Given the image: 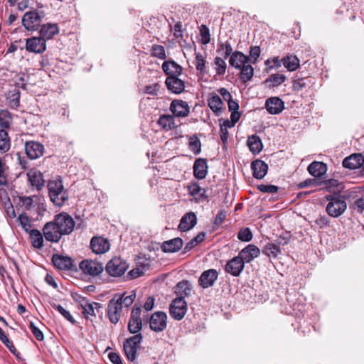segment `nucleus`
<instances>
[{
    "label": "nucleus",
    "instance_id": "nucleus-23",
    "mask_svg": "<svg viewBox=\"0 0 364 364\" xmlns=\"http://www.w3.org/2000/svg\"><path fill=\"white\" fill-rule=\"evenodd\" d=\"M161 68L167 77H179L183 72L182 67L174 60L164 61Z\"/></svg>",
    "mask_w": 364,
    "mask_h": 364
},
{
    "label": "nucleus",
    "instance_id": "nucleus-20",
    "mask_svg": "<svg viewBox=\"0 0 364 364\" xmlns=\"http://www.w3.org/2000/svg\"><path fill=\"white\" fill-rule=\"evenodd\" d=\"M265 108L271 114H278L284 109V102L279 97H271L266 100Z\"/></svg>",
    "mask_w": 364,
    "mask_h": 364
},
{
    "label": "nucleus",
    "instance_id": "nucleus-42",
    "mask_svg": "<svg viewBox=\"0 0 364 364\" xmlns=\"http://www.w3.org/2000/svg\"><path fill=\"white\" fill-rule=\"evenodd\" d=\"M11 147V141L6 130L0 129V154L7 152Z\"/></svg>",
    "mask_w": 364,
    "mask_h": 364
},
{
    "label": "nucleus",
    "instance_id": "nucleus-17",
    "mask_svg": "<svg viewBox=\"0 0 364 364\" xmlns=\"http://www.w3.org/2000/svg\"><path fill=\"white\" fill-rule=\"evenodd\" d=\"M218 278V272L215 269H210L203 272L198 279V284L203 289L211 287Z\"/></svg>",
    "mask_w": 364,
    "mask_h": 364
},
{
    "label": "nucleus",
    "instance_id": "nucleus-49",
    "mask_svg": "<svg viewBox=\"0 0 364 364\" xmlns=\"http://www.w3.org/2000/svg\"><path fill=\"white\" fill-rule=\"evenodd\" d=\"M176 291L186 296H189L191 294V284L187 280H183L176 285Z\"/></svg>",
    "mask_w": 364,
    "mask_h": 364
},
{
    "label": "nucleus",
    "instance_id": "nucleus-59",
    "mask_svg": "<svg viewBox=\"0 0 364 364\" xmlns=\"http://www.w3.org/2000/svg\"><path fill=\"white\" fill-rule=\"evenodd\" d=\"M282 63V61L279 60V57L267 59L264 63L265 65L269 66V69H278L281 67Z\"/></svg>",
    "mask_w": 364,
    "mask_h": 364
},
{
    "label": "nucleus",
    "instance_id": "nucleus-18",
    "mask_svg": "<svg viewBox=\"0 0 364 364\" xmlns=\"http://www.w3.org/2000/svg\"><path fill=\"white\" fill-rule=\"evenodd\" d=\"M188 193L194 198L196 203H201L206 200L208 198L207 190L201 188L198 183L192 182L187 186Z\"/></svg>",
    "mask_w": 364,
    "mask_h": 364
},
{
    "label": "nucleus",
    "instance_id": "nucleus-46",
    "mask_svg": "<svg viewBox=\"0 0 364 364\" xmlns=\"http://www.w3.org/2000/svg\"><path fill=\"white\" fill-rule=\"evenodd\" d=\"M13 119L11 114L6 109L0 111V127L1 129H9L12 123Z\"/></svg>",
    "mask_w": 364,
    "mask_h": 364
},
{
    "label": "nucleus",
    "instance_id": "nucleus-25",
    "mask_svg": "<svg viewBox=\"0 0 364 364\" xmlns=\"http://www.w3.org/2000/svg\"><path fill=\"white\" fill-rule=\"evenodd\" d=\"M52 262L54 266L60 270H70L74 266L70 257L59 255H53Z\"/></svg>",
    "mask_w": 364,
    "mask_h": 364
},
{
    "label": "nucleus",
    "instance_id": "nucleus-10",
    "mask_svg": "<svg viewBox=\"0 0 364 364\" xmlns=\"http://www.w3.org/2000/svg\"><path fill=\"white\" fill-rule=\"evenodd\" d=\"M79 267L84 274L96 277L100 275L104 270V266L102 262L97 260L84 259Z\"/></svg>",
    "mask_w": 364,
    "mask_h": 364
},
{
    "label": "nucleus",
    "instance_id": "nucleus-24",
    "mask_svg": "<svg viewBox=\"0 0 364 364\" xmlns=\"http://www.w3.org/2000/svg\"><path fill=\"white\" fill-rule=\"evenodd\" d=\"M183 245V240L180 237H176L164 241L161 245V249L164 252L173 253L181 250Z\"/></svg>",
    "mask_w": 364,
    "mask_h": 364
},
{
    "label": "nucleus",
    "instance_id": "nucleus-3",
    "mask_svg": "<svg viewBox=\"0 0 364 364\" xmlns=\"http://www.w3.org/2000/svg\"><path fill=\"white\" fill-rule=\"evenodd\" d=\"M128 268L129 264L126 260L121 257H115L107 262L105 270L109 276L119 277L123 275Z\"/></svg>",
    "mask_w": 364,
    "mask_h": 364
},
{
    "label": "nucleus",
    "instance_id": "nucleus-32",
    "mask_svg": "<svg viewBox=\"0 0 364 364\" xmlns=\"http://www.w3.org/2000/svg\"><path fill=\"white\" fill-rule=\"evenodd\" d=\"M157 124L164 131H170L176 127L174 117L171 114L161 115L157 121Z\"/></svg>",
    "mask_w": 364,
    "mask_h": 364
},
{
    "label": "nucleus",
    "instance_id": "nucleus-2",
    "mask_svg": "<svg viewBox=\"0 0 364 364\" xmlns=\"http://www.w3.org/2000/svg\"><path fill=\"white\" fill-rule=\"evenodd\" d=\"M326 199L328 201L326 211L328 215L338 218L341 215L347 208L346 201L340 196L327 195Z\"/></svg>",
    "mask_w": 364,
    "mask_h": 364
},
{
    "label": "nucleus",
    "instance_id": "nucleus-64",
    "mask_svg": "<svg viewBox=\"0 0 364 364\" xmlns=\"http://www.w3.org/2000/svg\"><path fill=\"white\" fill-rule=\"evenodd\" d=\"M160 90V85L154 83L151 85H147L144 87V92L151 95H157Z\"/></svg>",
    "mask_w": 364,
    "mask_h": 364
},
{
    "label": "nucleus",
    "instance_id": "nucleus-62",
    "mask_svg": "<svg viewBox=\"0 0 364 364\" xmlns=\"http://www.w3.org/2000/svg\"><path fill=\"white\" fill-rule=\"evenodd\" d=\"M6 166L0 159V186L7 185V177L6 173Z\"/></svg>",
    "mask_w": 364,
    "mask_h": 364
},
{
    "label": "nucleus",
    "instance_id": "nucleus-51",
    "mask_svg": "<svg viewBox=\"0 0 364 364\" xmlns=\"http://www.w3.org/2000/svg\"><path fill=\"white\" fill-rule=\"evenodd\" d=\"M18 220L19 221L20 225H21L22 228L26 232H30V231L32 230L31 220L26 214H25V213L20 214L18 217Z\"/></svg>",
    "mask_w": 364,
    "mask_h": 364
},
{
    "label": "nucleus",
    "instance_id": "nucleus-38",
    "mask_svg": "<svg viewBox=\"0 0 364 364\" xmlns=\"http://www.w3.org/2000/svg\"><path fill=\"white\" fill-rule=\"evenodd\" d=\"M282 64L289 71H295L299 68L300 60L294 55H287L282 59Z\"/></svg>",
    "mask_w": 364,
    "mask_h": 364
},
{
    "label": "nucleus",
    "instance_id": "nucleus-63",
    "mask_svg": "<svg viewBox=\"0 0 364 364\" xmlns=\"http://www.w3.org/2000/svg\"><path fill=\"white\" fill-rule=\"evenodd\" d=\"M29 328H30L32 333L33 334V336L36 337V338L38 341H41L44 339V336H43V332L37 326H35L33 322H32V321L30 322Z\"/></svg>",
    "mask_w": 364,
    "mask_h": 364
},
{
    "label": "nucleus",
    "instance_id": "nucleus-13",
    "mask_svg": "<svg viewBox=\"0 0 364 364\" xmlns=\"http://www.w3.org/2000/svg\"><path fill=\"white\" fill-rule=\"evenodd\" d=\"M170 111L175 117H186L190 113L188 104L181 100H173L170 105Z\"/></svg>",
    "mask_w": 364,
    "mask_h": 364
},
{
    "label": "nucleus",
    "instance_id": "nucleus-8",
    "mask_svg": "<svg viewBox=\"0 0 364 364\" xmlns=\"http://www.w3.org/2000/svg\"><path fill=\"white\" fill-rule=\"evenodd\" d=\"M187 303L182 296L174 299L169 306L170 316L175 320L180 321L186 315Z\"/></svg>",
    "mask_w": 364,
    "mask_h": 364
},
{
    "label": "nucleus",
    "instance_id": "nucleus-48",
    "mask_svg": "<svg viewBox=\"0 0 364 364\" xmlns=\"http://www.w3.org/2000/svg\"><path fill=\"white\" fill-rule=\"evenodd\" d=\"M196 68L198 72L200 73V74H203L205 72L206 68V60L205 56L203 55L201 53H196Z\"/></svg>",
    "mask_w": 364,
    "mask_h": 364
},
{
    "label": "nucleus",
    "instance_id": "nucleus-53",
    "mask_svg": "<svg viewBox=\"0 0 364 364\" xmlns=\"http://www.w3.org/2000/svg\"><path fill=\"white\" fill-rule=\"evenodd\" d=\"M0 340L5 344V346L9 349V350L14 355L17 352L13 343L6 337L4 331L0 327Z\"/></svg>",
    "mask_w": 364,
    "mask_h": 364
},
{
    "label": "nucleus",
    "instance_id": "nucleus-39",
    "mask_svg": "<svg viewBox=\"0 0 364 364\" xmlns=\"http://www.w3.org/2000/svg\"><path fill=\"white\" fill-rule=\"evenodd\" d=\"M250 150L254 154H259L262 149L261 139L256 134L250 136L247 141Z\"/></svg>",
    "mask_w": 364,
    "mask_h": 364
},
{
    "label": "nucleus",
    "instance_id": "nucleus-11",
    "mask_svg": "<svg viewBox=\"0 0 364 364\" xmlns=\"http://www.w3.org/2000/svg\"><path fill=\"white\" fill-rule=\"evenodd\" d=\"M41 21L42 17L36 11L26 12L22 18V24L28 31H36Z\"/></svg>",
    "mask_w": 364,
    "mask_h": 364
},
{
    "label": "nucleus",
    "instance_id": "nucleus-57",
    "mask_svg": "<svg viewBox=\"0 0 364 364\" xmlns=\"http://www.w3.org/2000/svg\"><path fill=\"white\" fill-rule=\"evenodd\" d=\"M261 53V49L259 46H252L250 50L249 62L255 64L256 63L258 58Z\"/></svg>",
    "mask_w": 364,
    "mask_h": 364
},
{
    "label": "nucleus",
    "instance_id": "nucleus-19",
    "mask_svg": "<svg viewBox=\"0 0 364 364\" xmlns=\"http://www.w3.org/2000/svg\"><path fill=\"white\" fill-rule=\"evenodd\" d=\"M25 151L28 158L36 159L43 155L44 146L38 141H29L25 144Z\"/></svg>",
    "mask_w": 364,
    "mask_h": 364
},
{
    "label": "nucleus",
    "instance_id": "nucleus-31",
    "mask_svg": "<svg viewBox=\"0 0 364 364\" xmlns=\"http://www.w3.org/2000/svg\"><path fill=\"white\" fill-rule=\"evenodd\" d=\"M249 62L248 56L243 54L242 52L235 51L232 53L230 57L229 63L231 66L236 69H240L242 66Z\"/></svg>",
    "mask_w": 364,
    "mask_h": 364
},
{
    "label": "nucleus",
    "instance_id": "nucleus-21",
    "mask_svg": "<svg viewBox=\"0 0 364 364\" xmlns=\"http://www.w3.org/2000/svg\"><path fill=\"white\" fill-rule=\"evenodd\" d=\"M260 250L255 245H248L238 254V256L244 260V263H249L259 255Z\"/></svg>",
    "mask_w": 364,
    "mask_h": 364
},
{
    "label": "nucleus",
    "instance_id": "nucleus-54",
    "mask_svg": "<svg viewBox=\"0 0 364 364\" xmlns=\"http://www.w3.org/2000/svg\"><path fill=\"white\" fill-rule=\"evenodd\" d=\"M200 35L201 37V43L207 45L210 42V34L209 28L205 25H202L200 28Z\"/></svg>",
    "mask_w": 364,
    "mask_h": 364
},
{
    "label": "nucleus",
    "instance_id": "nucleus-36",
    "mask_svg": "<svg viewBox=\"0 0 364 364\" xmlns=\"http://www.w3.org/2000/svg\"><path fill=\"white\" fill-rule=\"evenodd\" d=\"M27 176L32 186H36L38 188H41L43 186L44 180L41 171L36 169H31L28 172Z\"/></svg>",
    "mask_w": 364,
    "mask_h": 364
},
{
    "label": "nucleus",
    "instance_id": "nucleus-15",
    "mask_svg": "<svg viewBox=\"0 0 364 364\" xmlns=\"http://www.w3.org/2000/svg\"><path fill=\"white\" fill-rule=\"evenodd\" d=\"M90 248L97 255L104 254L109 251L110 243L107 238L95 236L91 239Z\"/></svg>",
    "mask_w": 364,
    "mask_h": 364
},
{
    "label": "nucleus",
    "instance_id": "nucleus-27",
    "mask_svg": "<svg viewBox=\"0 0 364 364\" xmlns=\"http://www.w3.org/2000/svg\"><path fill=\"white\" fill-rule=\"evenodd\" d=\"M208 105L215 116H220L225 109V105L221 98L216 94H210L208 100Z\"/></svg>",
    "mask_w": 364,
    "mask_h": 364
},
{
    "label": "nucleus",
    "instance_id": "nucleus-55",
    "mask_svg": "<svg viewBox=\"0 0 364 364\" xmlns=\"http://www.w3.org/2000/svg\"><path fill=\"white\" fill-rule=\"evenodd\" d=\"M218 51H223V56L226 59L232 55V48L230 42L226 41L223 43H220L218 46Z\"/></svg>",
    "mask_w": 364,
    "mask_h": 364
},
{
    "label": "nucleus",
    "instance_id": "nucleus-56",
    "mask_svg": "<svg viewBox=\"0 0 364 364\" xmlns=\"http://www.w3.org/2000/svg\"><path fill=\"white\" fill-rule=\"evenodd\" d=\"M237 237L241 241L249 242L252 238V234L249 228H245L239 231Z\"/></svg>",
    "mask_w": 364,
    "mask_h": 364
},
{
    "label": "nucleus",
    "instance_id": "nucleus-47",
    "mask_svg": "<svg viewBox=\"0 0 364 364\" xmlns=\"http://www.w3.org/2000/svg\"><path fill=\"white\" fill-rule=\"evenodd\" d=\"M150 55L151 56L156 58L160 60H165L166 58L165 48L161 45L154 44L151 46Z\"/></svg>",
    "mask_w": 364,
    "mask_h": 364
},
{
    "label": "nucleus",
    "instance_id": "nucleus-6",
    "mask_svg": "<svg viewBox=\"0 0 364 364\" xmlns=\"http://www.w3.org/2000/svg\"><path fill=\"white\" fill-rule=\"evenodd\" d=\"M168 316L161 311L153 313L149 318L150 329L155 333L163 332L167 327Z\"/></svg>",
    "mask_w": 364,
    "mask_h": 364
},
{
    "label": "nucleus",
    "instance_id": "nucleus-29",
    "mask_svg": "<svg viewBox=\"0 0 364 364\" xmlns=\"http://www.w3.org/2000/svg\"><path fill=\"white\" fill-rule=\"evenodd\" d=\"M193 175L199 179H204L208 173V164L205 159H197L193 164Z\"/></svg>",
    "mask_w": 364,
    "mask_h": 364
},
{
    "label": "nucleus",
    "instance_id": "nucleus-14",
    "mask_svg": "<svg viewBox=\"0 0 364 364\" xmlns=\"http://www.w3.org/2000/svg\"><path fill=\"white\" fill-rule=\"evenodd\" d=\"M244 260L237 255L227 262L225 270L233 277H238L244 269Z\"/></svg>",
    "mask_w": 364,
    "mask_h": 364
},
{
    "label": "nucleus",
    "instance_id": "nucleus-52",
    "mask_svg": "<svg viewBox=\"0 0 364 364\" xmlns=\"http://www.w3.org/2000/svg\"><path fill=\"white\" fill-rule=\"evenodd\" d=\"M189 148L195 154H198L201 151L200 139L196 136L191 137L189 141Z\"/></svg>",
    "mask_w": 364,
    "mask_h": 364
},
{
    "label": "nucleus",
    "instance_id": "nucleus-26",
    "mask_svg": "<svg viewBox=\"0 0 364 364\" xmlns=\"http://www.w3.org/2000/svg\"><path fill=\"white\" fill-rule=\"evenodd\" d=\"M196 214L193 212H189L182 217L178 228L181 232L188 231L196 225Z\"/></svg>",
    "mask_w": 364,
    "mask_h": 364
},
{
    "label": "nucleus",
    "instance_id": "nucleus-22",
    "mask_svg": "<svg viewBox=\"0 0 364 364\" xmlns=\"http://www.w3.org/2000/svg\"><path fill=\"white\" fill-rule=\"evenodd\" d=\"M167 89L174 93L181 94L184 91L185 82L178 77H167L165 80Z\"/></svg>",
    "mask_w": 364,
    "mask_h": 364
},
{
    "label": "nucleus",
    "instance_id": "nucleus-37",
    "mask_svg": "<svg viewBox=\"0 0 364 364\" xmlns=\"http://www.w3.org/2000/svg\"><path fill=\"white\" fill-rule=\"evenodd\" d=\"M58 33V28L56 24H44L40 29V35L42 38L50 39Z\"/></svg>",
    "mask_w": 364,
    "mask_h": 364
},
{
    "label": "nucleus",
    "instance_id": "nucleus-41",
    "mask_svg": "<svg viewBox=\"0 0 364 364\" xmlns=\"http://www.w3.org/2000/svg\"><path fill=\"white\" fill-rule=\"evenodd\" d=\"M279 245H275L274 243H268L265 245L264 249L262 250V252L269 257L276 258L277 255L281 252L279 245L281 244H287V241H284V243L282 242H278Z\"/></svg>",
    "mask_w": 364,
    "mask_h": 364
},
{
    "label": "nucleus",
    "instance_id": "nucleus-1",
    "mask_svg": "<svg viewBox=\"0 0 364 364\" xmlns=\"http://www.w3.org/2000/svg\"><path fill=\"white\" fill-rule=\"evenodd\" d=\"M48 189L51 201L57 206H63L69 198L68 191L60 179L50 181Z\"/></svg>",
    "mask_w": 364,
    "mask_h": 364
},
{
    "label": "nucleus",
    "instance_id": "nucleus-12",
    "mask_svg": "<svg viewBox=\"0 0 364 364\" xmlns=\"http://www.w3.org/2000/svg\"><path fill=\"white\" fill-rule=\"evenodd\" d=\"M43 234L46 240L58 242L63 236L58 228L54 220L46 223L43 228Z\"/></svg>",
    "mask_w": 364,
    "mask_h": 364
},
{
    "label": "nucleus",
    "instance_id": "nucleus-16",
    "mask_svg": "<svg viewBox=\"0 0 364 364\" xmlns=\"http://www.w3.org/2000/svg\"><path fill=\"white\" fill-rule=\"evenodd\" d=\"M26 49L31 53H42L46 49V40L41 36L28 38L26 43Z\"/></svg>",
    "mask_w": 364,
    "mask_h": 364
},
{
    "label": "nucleus",
    "instance_id": "nucleus-40",
    "mask_svg": "<svg viewBox=\"0 0 364 364\" xmlns=\"http://www.w3.org/2000/svg\"><path fill=\"white\" fill-rule=\"evenodd\" d=\"M29 237L31 245L36 249H41L43 246V235L38 230L33 229L30 231Z\"/></svg>",
    "mask_w": 364,
    "mask_h": 364
},
{
    "label": "nucleus",
    "instance_id": "nucleus-61",
    "mask_svg": "<svg viewBox=\"0 0 364 364\" xmlns=\"http://www.w3.org/2000/svg\"><path fill=\"white\" fill-rule=\"evenodd\" d=\"M257 189L263 193H275L279 188L274 185L261 184L257 186Z\"/></svg>",
    "mask_w": 364,
    "mask_h": 364
},
{
    "label": "nucleus",
    "instance_id": "nucleus-45",
    "mask_svg": "<svg viewBox=\"0 0 364 364\" xmlns=\"http://www.w3.org/2000/svg\"><path fill=\"white\" fill-rule=\"evenodd\" d=\"M241 70L240 79L243 82H247L252 80L254 75V69L252 65L245 64L240 69Z\"/></svg>",
    "mask_w": 364,
    "mask_h": 364
},
{
    "label": "nucleus",
    "instance_id": "nucleus-5",
    "mask_svg": "<svg viewBox=\"0 0 364 364\" xmlns=\"http://www.w3.org/2000/svg\"><path fill=\"white\" fill-rule=\"evenodd\" d=\"M143 336L141 333L136 334L126 339L124 342V353L129 361H134L136 359L137 349L141 343Z\"/></svg>",
    "mask_w": 364,
    "mask_h": 364
},
{
    "label": "nucleus",
    "instance_id": "nucleus-58",
    "mask_svg": "<svg viewBox=\"0 0 364 364\" xmlns=\"http://www.w3.org/2000/svg\"><path fill=\"white\" fill-rule=\"evenodd\" d=\"M53 308L56 309L65 318H66L72 323H74L75 322V319L73 318L70 313L65 309H64L61 305L55 304L53 306Z\"/></svg>",
    "mask_w": 364,
    "mask_h": 364
},
{
    "label": "nucleus",
    "instance_id": "nucleus-44",
    "mask_svg": "<svg viewBox=\"0 0 364 364\" xmlns=\"http://www.w3.org/2000/svg\"><path fill=\"white\" fill-rule=\"evenodd\" d=\"M114 297H117V299H121L120 303L122 305L123 308H129L134 302L136 298V293L132 291L129 295L126 296V294H116L114 295Z\"/></svg>",
    "mask_w": 364,
    "mask_h": 364
},
{
    "label": "nucleus",
    "instance_id": "nucleus-4",
    "mask_svg": "<svg viewBox=\"0 0 364 364\" xmlns=\"http://www.w3.org/2000/svg\"><path fill=\"white\" fill-rule=\"evenodd\" d=\"M53 220L62 235H69L73 231L75 223L68 213L63 212L58 214Z\"/></svg>",
    "mask_w": 364,
    "mask_h": 364
},
{
    "label": "nucleus",
    "instance_id": "nucleus-34",
    "mask_svg": "<svg viewBox=\"0 0 364 364\" xmlns=\"http://www.w3.org/2000/svg\"><path fill=\"white\" fill-rule=\"evenodd\" d=\"M80 306L82 309H83V314H85V316L86 318H88L89 316H95V310H98V309L102 308V305L100 303L97 302H92L89 303L86 299H82L80 301Z\"/></svg>",
    "mask_w": 364,
    "mask_h": 364
},
{
    "label": "nucleus",
    "instance_id": "nucleus-43",
    "mask_svg": "<svg viewBox=\"0 0 364 364\" xmlns=\"http://www.w3.org/2000/svg\"><path fill=\"white\" fill-rule=\"evenodd\" d=\"M286 79L287 77L284 75L275 73L267 78L264 83L269 85V87H277L284 82Z\"/></svg>",
    "mask_w": 364,
    "mask_h": 364
},
{
    "label": "nucleus",
    "instance_id": "nucleus-30",
    "mask_svg": "<svg viewBox=\"0 0 364 364\" xmlns=\"http://www.w3.org/2000/svg\"><path fill=\"white\" fill-rule=\"evenodd\" d=\"M253 176L258 179L263 178L268 171V165L261 160H255L251 164Z\"/></svg>",
    "mask_w": 364,
    "mask_h": 364
},
{
    "label": "nucleus",
    "instance_id": "nucleus-28",
    "mask_svg": "<svg viewBox=\"0 0 364 364\" xmlns=\"http://www.w3.org/2000/svg\"><path fill=\"white\" fill-rule=\"evenodd\" d=\"M364 164V157L361 154H353L346 157L343 161V166L349 169H356Z\"/></svg>",
    "mask_w": 364,
    "mask_h": 364
},
{
    "label": "nucleus",
    "instance_id": "nucleus-35",
    "mask_svg": "<svg viewBox=\"0 0 364 364\" xmlns=\"http://www.w3.org/2000/svg\"><path fill=\"white\" fill-rule=\"evenodd\" d=\"M307 169L311 176L318 178L326 173L327 167L323 162L314 161L309 165Z\"/></svg>",
    "mask_w": 364,
    "mask_h": 364
},
{
    "label": "nucleus",
    "instance_id": "nucleus-7",
    "mask_svg": "<svg viewBox=\"0 0 364 364\" xmlns=\"http://www.w3.org/2000/svg\"><path fill=\"white\" fill-rule=\"evenodd\" d=\"M141 306L135 304L130 314V318L128 322V331L130 333L138 334L141 333L142 329V320L141 318Z\"/></svg>",
    "mask_w": 364,
    "mask_h": 364
},
{
    "label": "nucleus",
    "instance_id": "nucleus-60",
    "mask_svg": "<svg viewBox=\"0 0 364 364\" xmlns=\"http://www.w3.org/2000/svg\"><path fill=\"white\" fill-rule=\"evenodd\" d=\"M306 81L307 79L303 77L294 80L292 85L293 90L297 92L301 90L303 88L306 87L308 85Z\"/></svg>",
    "mask_w": 364,
    "mask_h": 364
},
{
    "label": "nucleus",
    "instance_id": "nucleus-50",
    "mask_svg": "<svg viewBox=\"0 0 364 364\" xmlns=\"http://www.w3.org/2000/svg\"><path fill=\"white\" fill-rule=\"evenodd\" d=\"M215 68L218 75H223L225 73L227 64L222 58L216 57L214 60Z\"/></svg>",
    "mask_w": 364,
    "mask_h": 364
},
{
    "label": "nucleus",
    "instance_id": "nucleus-9",
    "mask_svg": "<svg viewBox=\"0 0 364 364\" xmlns=\"http://www.w3.org/2000/svg\"><path fill=\"white\" fill-rule=\"evenodd\" d=\"M120 301L121 299H117V297L113 296L107 304V316L109 321L113 324H117L121 318L123 307Z\"/></svg>",
    "mask_w": 364,
    "mask_h": 364
},
{
    "label": "nucleus",
    "instance_id": "nucleus-33",
    "mask_svg": "<svg viewBox=\"0 0 364 364\" xmlns=\"http://www.w3.org/2000/svg\"><path fill=\"white\" fill-rule=\"evenodd\" d=\"M6 104L11 109H17L20 105V91L18 88L9 90L6 94Z\"/></svg>",
    "mask_w": 364,
    "mask_h": 364
}]
</instances>
